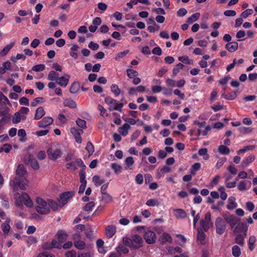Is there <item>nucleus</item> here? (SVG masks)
<instances>
[{
  "mask_svg": "<svg viewBox=\"0 0 257 257\" xmlns=\"http://www.w3.org/2000/svg\"><path fill=\"white\" fill-rule=\"evenodd\" d=\"M80 181L81 185L79 187L78 193L82 194L86 188V181L85 180V172L83 170H81L79 172Z\"/></svg>",
  "mask_w": 257,
  "mask_h": 257,
  "instance_id": "obj_11",
  "label": "nucleus"
},
{
  "mask_svg": "<svg viewBox=\"0 0 257 257\" xmlns=\"http://www.w3.org/2000/svg\"><path fill=\"white\" fill-rule=\"evenodd\" d=\"M218 190L220 192V197L221 199L223 200H226L227 197V194L225 191L224 187L223 186H221L218 188Z\"/></svg>",
  "mask_w": 257,
  "mask_h": 257,
  "instance_id": "obj_45",
  "label": "nucleus"
},
{
  "mask_svg": "<svg viewBox=\"0 0 257 257\" xmlns=\"http://www.w3.org/2000/svg\"><path fill=\"white\" fill-rule=\"evenodd\" d=\"M174 211V215L178 219H183L187 216L186 212L182 209H176Z\"/></svg>",
  "mask_w": 257,
  "mask_h": 257,
  "instance_id": "obj_23",
  "label": "nucleus"
},
{
  "mask_svg": "<svg viewBox=\"0 0 257 257\" xmlns=\"http://www.w3.org/2000/svg\"><path fill=\"white\" fill-rule=\"evenodd\" d=\"M79 88V83L77 82H74L71 85V86L70 88V89H69L70 92L71 93H75L78 91Z\"/></svg>",
  "mask_w": 257,
  "mask_h": 257,
  "instance_id": "obj_52",
  "label": "nucleus"
},
{
  "mask_svg": "<svg viewBox=\"0 0 257 257\" xmlns=\"http://www.w3.org/2000/svg\"><path fill=\"white\" fill-rule=\"evenodd\" d=\"M110 167L116 174H120L122 171V166L115 163L111 164Z\"/></svg>",
  "mask_w": 257,
  "mask_h": 257,
  "instance_id": "obj_29",
  "label": "nucleus"
},
{
  "mask_svg": "<svg viewBox=\"0 0 257 257\" xmlns=\"http://www.w3.org/2000/svg\"><path fill=\"white\" fill-rule=\"evenodd\" d=\"M184 67V65L181 63L177 64L172 70V73L174 75H176L179 72L180 70L182 69Z\"/></svg>",
  "mask_w": 257,
  "mask_h": 257,
  "instance_id": "obj_51",
  "label": "nucleus"
},
{
  "mask_svg": "<svg viewBox=\"0 0 257 257\" xmlns=\"http://www.w3.org/2000/svg\"><path fill=\"white\" fill-rule=\"evenodd\" d=\"M235 242L237 244L242 245L244 244V238L241 234H238L235 238Z\"/></svg>",
  "mask_w": 257,
  "mask_h": 257,
  "instance_id": "obj_62",
  "label": "nucleus"
},
{
  "mask_svg": "<svg viewBox=\"0 0 257 257\" xmlns=\"http://www.w3.org/2000/svg\"><path fill=\"white\" fill-rule=\"evenodd\" d=\"M45 114V111L42 107H39L36 111L34 118L38 120L41 118Z\"/></svg>",
  "mask_w": 257,
  "mask_h": 257,
  "instance_id": "obj_26",
  "label": "nucleus"
},
{
  "mask_svg": "<svg viewBox=\"0 0 257 257\" xmlns=\"http://www.w3.org/2000/svg\"><path fill=\"white\" fill-rule=\"evenodd\" d=\"M235 201L236 199L234 197L230 196L229 197L228 203L226 206L228 210H232L237 207V204Z\"/></svg>",
  "mask_w": 257,
  "mask_h": 257,
  "instance_id": "obj_21",
  "label": "nucleus"
},
{
  "mask_svg": "<svg viewBox=\"0 0 257 257\" xmlns=\"http://www.w3.org/2000/svg\"><path fill=\"white\" fill-rule=\"evenodd\" d=\"M238 131L243 134H250L252 132V128L249 127L240 126L238 128Z\"/></svg>",
  "mask_w": 257,
  "mask_h": 257,
  "instance_id": "obj_47",
  "label": "nucleus"
},
{
  "mask_svg": "<svg viewBox=\"0 0 257 257\" xmlns=\"http://www.w3.org/2000/svg\"><path fill=\"white\" fill-rule=\"evenodd\" d=\"M248 230V225L244 223H238L234 228V232L235 233L244 232V235L246 236V232Z\"/></svg>",
  "mask_w": 257,
  "mask_h": 257,
  "instance_id": "obj_15",
  "label": "nucleus"
},
{
  "mask_svg": "<svg viewBox=\"0 0 257 257\" xmlns=\"http://www.w3.org/2000/svg\"><path fill=\"white\" fill-rule=\"evenodd\" d=\"M249 184H251L250 182H249ZM250 185H249V187L247 188V184H246V183L245 182V181H240L239 182L238 186H237V188L239 191H242L247 190L250 187Z\"/></svg>",
  "mask_w": 257,
  "mask_h": 257,
  "instance_id": "obj_40",
  "label": "nucleus"
},
{
  "mask_svg": "<svg viewBox=\"0 0 257 257\" xmlns=\"http://www.w3.org/2000/svg\"><path fill=\"white\" fill-rule=\"evenodd\" d=\"M126 73L128 78L131 79H133L138 75V72L137 71L131 69H127Z\"/></svg>",
  "mask_w": 257,
  "mask_h": 257,
  "instance_id": "obj_50",
  "label": "nucleus"
},
{
  "mask_svg": "<svg viewBox=\"0 0 257 257\" xmlns=\"http://www.w3.org/2000/svg\"><path fill=\"white\" fill-rule=\"evenodd\" d=\"M135 161L132 157H127L124 160V163L126 167L129 169H132V167L134 164Z\"/></svg>",
  "mask_w": 257,
  "mask_h": 257,
  "instance_id": "obj_38",
  "label": "nucleus"
},
{
  "mask_svg": "<svg viewBox=\"0 0 257 257\" xmlns=\"http://www.w3.org/2000/svg\"><path fill=\"white\" fill-rule=\"evenodd\" d=\"M146 242L149 244L154 243L156 240V235L155 233L152 230L147 231L144 235Z\"/></svg>",
  "mask_w": 257,
  "mask_h": 257,
  "instance_id": "obj_12",
  "label": "nucleus"
},
{
  "mask_svg": "<svg viewBox=\"0 0 257 257\" xmlns=\"http://www.w3.org/2000/svg\"><path fill=\"white\" fill-rule=\"evenodd\" d=\"M95 205V204L94 202H90L86 204L85 206H84L83 210L86 211H90L92 210Z\"/></svg>",
  "mask_w": 257,
  "mask_h": 257,
  "instance_id": "obj_57",
  "label": "nucleus"
},
{
  "mask_svg": "<svg viewBox=\"0 0 257 257\" xmlns=\"http://www.w3.org/2000/svg\"><path fill=\"white\" fill-rule=\"evenodd\" d=\"M74 196L73 192H66L61 194L60 196L59 202L61 204V206L64 205L67 202L68 199L72 198Z\"/></svg>",
  "mask_w": 257,
  "mask_h": 257,
  "instance_id": "obj_13",
  "label": "nucleus"
},
{
  "mask_svg": "<svg viewBox=\"0 0 257 257\" xmlns=\"http://www.w3.org/2000/svg\"><path fill=\"white\" fill-rule=\"evenodd\" d=\"M238 43L236 42H232L228 43L225 45V48L230 52H233L238 49Z\"/></svg>",
  "mask_w": 257,
  "mask_h": 257,
  "instance_id": "obj_24",
  "label": "nucleus"
},
{
  "mask_svg": "<svg viewBox=\"0 0 257 257\" xmlns=\"http://www.w3.org/2000/svg\"><path fill=\"white\" fill-rule=\"evenodd\" d=\"M124 245L133 248H138L142 245L143 239L137 234L133 235L131 238L127 237H123Z\"/></svg>",
  "mask_w": 257,
  "mask_h": 257,
  "instance_id": "obj_1",
  "label": "nucleus"
},
{
  "mask_svg": "<svg viewBox=\"0 0 257 257\" xmlns=\"http://www.w3.org/2000/svg\"><path fill=\"white\" fill-rule=\"evenodd\" d=\"M69 78L70 76L68 74H65L64 76L58 77L56 82L60 86L65 87L68 83Z\"/></svg>",
  "mask_w": 257,
  "mask_h": 257,
  "instance_id": "obj_17",
  "label": "nucleus"
},
{
  "mask_svg": "<svg viewBox=\"0 0 257 257\" xmlns=\"http://www.w3.org/2000/svg\"><path fill=\"white\" fill-rule=\"evenodd\" d=\"M53 122V119L50 116L45 117L41 121L38 122V125L40 127L45 128L51 124Z\"/></svg>",
  "mask_w": 257,
  "mask_h": 257,
  "instance_id": "obj_16",
  "label": "nucleus"
},
{
  "mask_svg": "<svg viewBox=\"0 0 257 257\" xmlns=\"http://www.w3.org/2000/svg\"><path fill=\"white\" fill-rule=\"evenodd\" d=\"M16 200V204L17 206L21 207L22 205V195L19 193H16L14 195Z\"/></svg>",
  "mask_w": 257,
  "mask_h": 257,
  "instance_id": "obj_39",
  "label": "nucleus"
},
{
  "mask_svg": "<svg viewBox=\"0 0 257 257\" xmlns=\"http://www.w3.org/2000/svg\"><path fill=\"white\" fill-rule=\"evenodd\" d=\"M26 118V116L24 115H21L19 112H16L15 114V115L14 116L13 118V122L14 123H18L20 122L21 120V119H24Z\"/></svg>",
  "mask_w": 257,
  "mask_h": 257,
  "instance_id": "obj_35",
  "label": "nucleus"
},
{
  "mask_svg": "<svg viewBox=\"0 0 257 257\" xmlns=\"http://www.w3.org/2000/svg\"><path fill=\"white\" fill-rule=\"evenodd\" d=\"M1 228L5 234H7L10 231V225L7 223H3L1 224Z\"/></svg>",
  "mask_w": 257,
  "mask_h": 257,
  "instance_id": "obj_59",
  "label": "nucleus"
},
{
  "mask_svg": "<svg viewBox=\"0 0 257 257\" xmlns=\"http://www.w3.org/2000/svg\"><path fill=\"white\" fill-rule=\"evenodd\" d=\"M47 154L49 159L56 160L61 156L62 152L58 149L49 148L47 150Z\"/></svg>",
  "mask_w": 257,
  "mask_h": 257,
  "instance_id": "obj_10",
  "label": "nucleus"
},
{
  "mask_svg": "<svg viewBox=\"0 0 257 257\" xmlns=\"http://www.w3.org/2000/svg\"><path fill=\"white\" fill-rule=\"evenodd\" d=\"M187 13V11L185 8L180 9L177 12V16L179 17H183L185 16Z\"/></svg>",
  "mask_w": 257,
  "mask_h": 257,
  "instance_id": "obj_64",
  "label": "nucleus"
},
{
  "mask_svg": "<svg viewBox=\"0 0 257 257\" xmlns=\"http://www.w3.org/2000/svg\"><path fill=\"white\" fill-rule=\"evenodd\" d=\"M201 228L204 231L208 230L209 227L213 225L211 220V214L207 212L205 214L204 219H202L200 222Z\"/></svg>",
  "mask_w": 257,
  "mask_h": 257,
  "instance_id": "obj_6",
  "label": "nucleus"
},
{
  "mask_svg": "<svg viewBox=\"0 0 257 257\" xmlns=\"http://www.w3.org/2000/svg\"><path fill=\"white\" fill-rule=\"evenodd\" d=\"M61 205V204H60L59 202L58 203L57 202L51 200H48V206L49 207V208H51L54 211L57 210L59 207H62Z\"/></svg>",
  "mask_w": 257,
  "mask_h": 257,
  "instance_id": "obj_33",
  "label": "nucleus"
},
{
  "mask_svg": "<svg viewBox=\"0 0 257 257\" xmlns=\"http://www.w3.org/2000/svg\"><path fill=\"white\" fill-rule=\"evenodd\" d=\"M224 220L229 224L231 228L234 227L239 222L240 219L236 217L233 215L227 213L223 216Z\"/></svg>",
  "mask_w": 257,
  "mask_h": 257,
  "instance_id": "obj_9",
  "label": "nucleus"
},
{
  "mask_svg": "<svg viewBox=\"0 0 257 257\" xmlns=\"http://www.w3.org/2000/svg\"><path fill=\"white\" fill-rule=\"evenodd\" d=\"M116 251H117L119 254L121 255L122 254L127 253L129 251L128 249L125 246V245L119 244L116 248Z\"/></svg>",
  "mask_w": 257,
  "mask_h": 257,
  "instance_id": "obj_30",
  "label": "nucleus"
},
{
  "mask_svg": "<svg viewBox=\"0 0 257 257\" xmlns=\"http://www.w3.org/2000/svg\"><path fill=\"white\" fill-rule=\"evenodd\" d=\"M45 65L44 64H38L32 67V70L36 72L42 71L45 69Z\"/></svg>",
  "mask_w": 257,
  "mask_h": 257,
  "instance_id": "obj_60",
  "label": "nucleus"
},
{
  "mask_svg": "<svg viewBox=\"0 0 257 257\" xmlns=\"http://www.w3.org/2000/svg\"><path fill=\"white\" fill-rule=\"evenodd\" d=\"M256 241V238L254 236H250L249 238V240H248V246H249V248L250 250H252L254 248V243H255Z\"/></svg>",
  "mask_w": 257,
  "mask_h": 257,
  "instance_id": "obj_54",
  "label": "nucleus"
},
{
  "mask_svg": "<svg viewBox=\"0 0 257 257\" xmlns=\"http://www.w3.org/2000/svg\"><path fill=\"white\" fill-rule=\"evenodd\" d=\"M22 203L28 207H31L33 206V202L30 199L28 194L26 193L22 194Z\"/></svg>",
  "mask_w": 257,
  "mask_h": 257,
  "instance_id": "obj_19",
  "label": "nucleus"
},
{
  "mask_svg": "<svg viewBox=\"0 0 257 257\" xmlns=\"http://www.w3.org/2000/svg\"><path fill=\"white\" fill-rule=\"evenodd\" d=\"M14 42H12L10 44L6 45L1 51L0 55L2 57L6 55L10 51V50L13 48V47L14 45Z\"/></svg>",
  "mask_w": 257,
  "mask_h": 257,
  "instance_id": "obj_27",
  "label": "nucleus"
},
{
  "mask_svg": "<svg viewBox=\"0 0 257 257\" xmlns=\"http://www.w3.org/2000/svg\"><path fill=\"white\" fill-rule=\"evenodd\" d=\"M208 150L207 148H202L199 150L198 154L199 156H203L204 160H207L209 158V155L207 153Z\"/></svg>",
  "mask_w": 257,
  "mask_h": 257,
  "instance_id": "obj_31",
  "label": "nucleus"
},
{
  "mask_svg": "<svg viewBox=\"0 0 257 257\" xmlns=\"http://www.w3.org/2000/svg\"><path fill=\"white\" fill-rule=\"evenodd\" d=\"M85 149L88 152L89 155L92 154L94 151L93 146L90 142L87 143Z\"/></svg>",
  "mask_w": 257,
  "mask_h": 257,
  "instance_id": "obj_63",
  "label": "nucleus"
},
{
  "mask_svg": "<svg viewBox=\"0 0 257 257\" xmlns=\"http://www.w3.org/2000/svg\"><path fill=\"white\" fill-rule=\"evenodd\" d=\"M106 103L110 106L109 109L116 110L121 111V108L123 107V103H118L117 100L111 98V97L107 96L104 100Z\"/></svg>",
  "mask_w": 257,
  "mask_h": 257,
  "instance_id": "obj_4",
  "label": "nucleus"
},
{
  "mask_svg": "<svg viewBox=\"0 0 257 257\" xmlns=\"http://www.w3.org/2000/svg\"><path fill=\"white\" fill-rule=\"evenodd\" d=\"M159 241L162 244H164L167 242L171 243L172 242V238L169 233L164 232L160 237Z\"/></svg>",
  "mask_w": 257,
  "mask_h": 257,
  "instance_id": "obj_20",
  "label": "nucleus"
},
{
  "mask_svg": "<svg viewBox=\"0 0 257 257\" xmlns=\"http://www.w3.org/2000/svg\"><path fill=\"white\" fill-rule=\"evenodd\" d=\"M160 204V202L157 199H150L146 202V205L149 206H158Z\"/></svg>",
  "mask_w": 257,
  "mask_h": 257,
  "instance_id": "obj_49",
  "label": "nucleus"
},
{
  "mask_svg": "<svg viewBox=\"0 0 257 257\" xmlns=\"http://www.w3.org/2000/svg\"><path fill=\"white\" fill-rule=\"evenodd\" d=\"M232 254L235 257H238L240 254V249L237 245H234L232 248Z\"/></svg>",
  "mask_w": 257,
  "mask_h": 257,
  "instance_id": "obj_55",
  "label": "nucleus"
},
{
  "mask_svg": "<svg viewBox=\"0 0 257 257\" xmlns=\"http://www.w3.org/2000/svg\"><path fill=\"white\" fill-rule=\"evenodd\" d=\"M24 162L25 164H30L31 167L35 170H38L40 168L38 161L33 155H26L24 158Z\"/></svg>",
  "mask_w": 257,
  "mask_h": 257,
  "instance_id": "obj_5",
  "label": "nucleus"
},
{
  "mask_svg": "<svg viewBox=\"0 0 257 257\" xmlns=\"http://www.w3.org/2000/svg\"><path fill=\"white\" fill-rule=\"evenodd\" d=\"M252 13L253 10L252 9H247L241 14L240 16L242 18H246L248 16L251 15Z\"/></svg>",
  "mask_w": 257,
  "mask_h": 257,
  "instance_id": "obj_61",
  "label": "nucleus"
},
{
  "mask_svg": "<svg viewBox=\"0 0 257 257\" xmlns=\"http://www.w3.org/2000/svg\"><path fill=\"white\" fill-rule=\"evenodd\" d=\"M130 128L131 126L128 123H124L122 126L118 127L117 131L120 135L126 136L128 135Z\"/></svg>",
  "mask_w": 257,
  "mask_h": 257,
  "instance_id": "obj_18",
  "label": "nucleus"
},
{
  "mask_svg": "<svg viewBox=\"0 0 257 257\" xmlns=\"http://www.w3.org/2000/svg\"><path fill=\"white\" fill-rule=\"evenodd\" d=\"M80 235L78 233H76L74 235V244L76 248H77L78 249H83L84 248L85 246V242L80 240H77V239L79 238Z\"/></svg>",
  "mask_w": 257,
  "mask_h": 257,
  "instance_id": "obj_14",
  "label": "nucleus"
},
{
  "mask_svg": "<svg viewBox=\"0 0 257 257\" xmlns=\"http://www.w3.org/2000/svg\"><path fill=\"white\" fill-rule=\"evenodd\" d=\"M77 166L81 167L82 170H84L85 165L81 159H77L75 162H71L66 164V167L67 169L71 171H74L77 169Z\"/></svg>",
  "mask_w": 257,
  "mask_h": 257,
  "instance_id": "obj_7",
  "label": "nucleus"
},
{
  "mask_svg": "<svg viewBox=\"0 0 257 257\" xmlns=\"http://www.w3.org/2000/svg\"><path fill=\"white\" fill-rule=\"evenodd\" d=\"M110 89L115 97L118 96L120 94L121 90L116 84H112Z\"/></svg>",
  "mask_w": 257,
  "mask_h": 257,
  "instance_id": "obj_36",
  "label": "nucleus"
},
{
  "mask_svg": "<svg viewBox=\"0 0 257 257\" xmlns=\"http://www.w3.org/2000/svg\"><path fill=\"white\" fill-rule=\"evenodd\" d=\"M200 14L199 13H196L192 15H191L190 17L188 18L187 20V22L191 23L196 21L200 17Z\"/></svg>",
  "mask_w": 257,
  "mask_h": 257,
  "instance_id": "obj_41",
  "label": "nucleus"
},
{
  "mask_svg": "<svg viewBox=\"0 0 257 257\" xmlns=\"http://www.w3.org/2000/svg\"><path fill=\"white\" fill-rule=\"evenodd\" d=\"M219 152L223 155H227L229 154V149L224 145H220L218 148Z\"/></svg>",
  "mask_w": 257,
  "mask_h": 257,
  "instance_id": "obj_46",
  "label": "nucleus"
},
{
  "mask_svg": "<svg viewBox=\"0 0 257 257\" xmlns=\"http://www.w3.org/2000/svg\"><path fill=\"white\" fill-rule=\"evenodd\" d=\"M58 76H59V74L58 73L54 71H51L49 73V74L48 76V79L51 81H56L59 77Z\"/></svg>",
  "mask_w": 257,
  "mask_h": 257,
  "instance_id": "obj_37",
  "label": "nucleus"
},
{
  "mask_svg": "<svg viewBox=\"0 0 257 257\" xmlns=\"http://www.w3.org/2000/svg\"><path fill=\"white\" fill-rule=\"evenodd\" d=\"M201 168V164L199 163H195L190 169V173L192 175L196 174V171H198Z\"/></svg>",
  "mask_w": 257,
  "mask_h": 257,
  "instance_id": "obj_43",
  "label": "nucleus"
},
{
  "mask_svg": "<svg viewBox=\"0 0 257 257\" xmlns=\"http://www.w3.org/2000/svg\"><path fill=\"white\" fill-rule=\"evenodd\" d=\"M36 202L37 204L36 210L38 213L41 214H46L50 212V209L48 206V202H47L40 197L36 198Z\"/></svg>",
  "mask_w": 257,
  "mask_h": 257,
  "instance_id": "obj_3",
  "label": "nucleus"
},
{
  "mask_svg": "<svg viewBox=\"0 0 257 257\" xmlns=\"http://www.w3.org/2000/svg\"><path fill=\"white\" fill-rule=\"evenodd\" d=\"M178 60L187 64H193V61L189 59L187 56H180L178 58Z\"/></svg>",
  "mask_w": 257,
  "mask_h": 257,
  "instance_id": "obj_58",
  "label": "nucleus"
},
{
  "mask_svg": "<svg viewBox=\"0 0 257 257\" xmlns=\"http://www.w3.org/2000/svg\"><path fill=\"white\" fill-rule=\"evenodd\" d=\"M205 233L201 230L198 229L197 239L201 244L205 243Z\"/></svg>",
  "mask_w": 257,
  "mask_h": 257,
  "instance_id": "obj_44",
  "label": "nucleus"
},
{
  "mask_svg": "<svg viewBox=\"0 0 257 257\" xmlns=\"http://www.w3.org/2000/svg\"><path fill=\"white\" fill-rule=\"evenodd\" d=\"M70 132L72 134L75 136H77L78 135H81L83 133V131L82 129H77L75 127H71L70 129Z\"/></svg>",
  "mask_w": 257,
  "mask_h": 257,
  "instance_id": "obj_53",
  "label": "nucleus"
},
{
  "mask_svg": "<svg viewBox=\"0 0 257 257\" xmlns=\"http://www.w3.org/2000/svg\"><path fill=\"white\" fill-rule=\"evenodd\" d=\"M105 231L108 237H112L116 232V227L113 225H108L106 227Z\"/></svg>",
  "mask_w": 257,
  "mask_h": 257,
  "instance_id": "obj_22",
  "label": "nucleus"
},
{
  "mask_svg": "<svg viewBox=\"0 0 257 257\" xmlns=\"http://www.w3.org/2000/svg\"><path fill=\"white\" fill-rule=\"evenodd\" d=\"M26 173L25 168L23 165H19L16 170L17 175L20 176H23Z\"/></svg>",
  "mask_w": 257,
  "mask_h": 257,
  "instance_id": "obj_42",
  "label": "nucleus"
},
{
  "mask_svg": "<svg viewBox=\"0 0 257 257\" xmlns=\"http://www.w3.org/2000/svg\"><path fill=\"white\" fill-rule=\"evenodd\" d=\"M102 195L101 200L105 203H108L112 201V198L110 194L104 193Z\"/></svg>",
  "mask_w": 257,
  "mask_h": 257,
  "instance_id": "obj_48",
  "label": "nucleus"
},
{
  "mask_svg": "<svg viewBox=\"0 0 257 257\" xmlns=\"http://www.w3.org/2000/svg\"><path fill=\"white\" fill-rule=\"evenodd\" d=\"M28 181L24 178L16 177L13 180L10 182V186L14 191H17L20 188L21 190L26 189V186L28 185Z\"/></svg>",
  "mask_w": 257,
  "mask_h": 257,
  "instance_id": "obj_2",
  "label": "nucleus"
},
{
  "mask_svg": "<svg viewBox=\"0 0 257 257\" xmlns=\"http://www.w3.org/2000/svg\"><path fill=\"white\" fill-rule=\"evenodd\" d=\"M254 159L255 156L254 155L248 156L245 160L242 162L241 164H240V167L242 168H246L250 163L254 161Z\"/></svg>",
  "mask_w": 257,
  "mask_h": 257,
  "instance_id": "obj_25",
  "label": "nucleus"
},
{
  "mask_svg": "<svg viewBox=\"0 0 257 257\" xmlns=\"http://www.w3.org/2000/svg\"><path fill=\"white\" fill-rule=\"evenodd\" d=\"M215 225L216 233L219 235H222L226 229L225 221L220 217H217L215 220Z\"/></svg>",
  "mask_w": 257,
  "mask_h": 257,
  "instance_id": "obj_8",
  "label": "nucleus"
},
{
  "mask_svg": "<svg viewBox=\"0 0 257 257\" xmlns=\"http://www.w3.org/2000/svg\"><path fill=\"white\" fill-rule=\"evenodd\" d=\"M57 236L58 240L61 244L64 242L67 239V235L64 231L62 230L59 231L57 233Z\"/></svg>",
  "mask_w": 257,
  "mask_h": 257,
  "instance_id": "obj_28",
  "label": "nucleus"
},
{
  "mask_svg": "<svg viewBox=\"0 0 257 257\" xmlns=\"http://www.w3.org/2000/svg\"><path fill=\"white\" fill-rule=\"evenodd\" d=\"M64 105L71 108H76L77 106L75 101L71 99H65L64 101Z\"/></svg>",
  "mask_w": 257,
  "mask_h": 257,
  "instance_id": "obj_32",
  "label": "nucleus"
},
{
  "mask_svg": "<svg viewBox=\"0 0 257 257\" xmlns=\"http://www.w3.org/2000/svg\"><path fill=\"white\" fill-rule=\"evenodd\" d=\"M77 125L81 128V129H84L86 128V121L80 118H77L76 120Z\"/></svg>",
  "mask_w": 257,
  "mask_h": 257,
  "instance_id": "obj_56",
  "label": "nucleus"
},
{
  "mask_svg": "<svg viewBox=\"0 0 257 257\" xmlns=\"http://www.w3.org/2000/svg\"><path fill=\"white\" fill-rule=\"evenodd\" d=\"M92 181L96 186H99L105 182V180L100 179L97 175H95L92 178Z\"/></svg>",
  "mask_w": 257,
  "mask_h": 257,
  "instance_id": "obj_34",
  "label": "nucleus"
}]
</instances>
